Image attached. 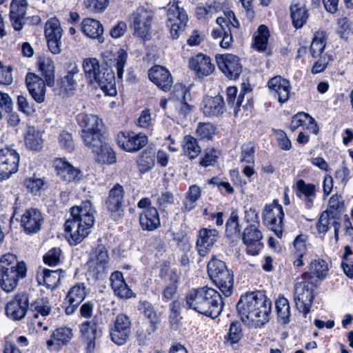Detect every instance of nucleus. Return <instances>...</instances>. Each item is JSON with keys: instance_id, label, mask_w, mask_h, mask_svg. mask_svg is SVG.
Returning a JSON list of instances; mask_svg holds the SVG:
<instances>
[{"instance_id": "8", "label": "nucleus", "mask_w": 353, "mask_h": 353, "mask_svg": "<svg viewBox=\"0 0 353 353\" xmlns=\"http://www.w3.org/2000/svg\"><path fill=\"white\" fill-rule=\"evenodd\" d=\"M180 4L181 2L179 0H170L168 3L167 25L170 28L173 39L179 37V32L184 29L188 21V14Z\"/></svg>"}, {"instance_id": "48", "label": "nucleus", "mask_w": 353, "mask_h": 353, "mask_svg": "<svg viewBox=\"0 0 353 353\" xmlns=\"http://www.w3.org/2000/svg\"><path fill=\"white\" fill-rule=\"evenodd\" d=\"M21 265H26L23 262H19L17 256L11 253H6L0 259V272L18 270Z\"/></svg>"}, {"instance_id": "43", "label": "nucleus", "mask_w": 353, "mask_h": 353, "mask_svg": "<svg viewBox=\"0 0 353 353\" xmlns=\"http://www.w3.org/2000/svg\"><path fill=\"white\" fill-rule=\"evenodd\" d=\"M270 32L265 25H261L253 36V46L259 51H265L267 48Z\"/></svg>"}, {"instance_id": "21", "label": "nucleus", "mask_w": 353, "mask_h": 353, "mask_svg": "<svg viewBox=\"0 0 353 353\" xmlns=\"http://www.w3.org/2000/svg\"><path fill=\"white\" fill-rule=\"evenodd\" d=\"M268 85L270 92L277 96L280 103L283 104L289 100L292 87L288 79L276 76L269 80Z\"/></svg>"}, {"instance_id": "26", "label": "nucleus", "mask_w": 353, "mask_h": 353, "mask_svg": "<svg viewBox=\"0 0 353 353\" xmlns=\"http://www.w3.org/2000/svg\"><path fill=\"white\" fill-rule=\"evenodd\" d=\"M26 265H21L18 270H15L14 272H0L1 276L0 284L1 288L8 293L13 292L18 285L19 280L26 276Z\"/></svg>"}, {"instance_id": "23", "label": "nucleus", "mask_w": 353, "mask_h": 353, "mask_svg": "<svg viewBox=\"0 0 353 353\" xmlns=\"http://www.w3.org/2000/svg\"><path fill=\"white\" fill-rule=\"evenodd\" d=\"M219 239V232L214 229L203 228L199 231L196 249L201 256H205Z\"/></svg>"}, {"instance_id": "46", "label": "nucleus", "mask_w": 353, "mask_h": 353, "mask_svg": "<svg viewBox=\"0 0 353 353\" xmlns=\"http://www.w3.org/2000/svg\"><path fill=\"white\" fill-rule=\"evenodd\" d=\"M102 131H85L81 132V136L84 144L91 148L93 152L102 143Z\"/></svg>"}, {"instance_id": "32", "label": "nucleus", "mask_w": 353, "mask_h": 353, "mask_svg": "<svg viewBox=\"0 0 353 353\" xmlns=\"http://www.w3.org/2000/svg\"><path fill=\"white\" fill-rule=\"evenodd\" d=\"M61 270H50L40 268L37 274V281L39 285H44L48 288L54 289L61 279Z\"/></svg>"}, {"instance_id": "60", "label": "nucleus", "mask_w": 353, "mask_h": 353, "mask_svg": "<svg viewBox=\"0 0 353 353\" xmlns=\"http://www.w3.org/2000/svg\"><path fill=\"white\" fill-rule=\"evenodd\" d=\"M60 253L59 248H52L44 255V263L50 266L57 265L60 261Z\"/></svg>"}, {"instance_id": "44", "label": "nucleus", "mask_w": 353, "mask_h": 353, "mask_svg": "<svg viewBox=\"0 0 353 353\" xmlns=\"http://www.w3.org/2000/svg\"><path fill=\"white\" fill-rule=\"evenodd\" d=\"M79 70L77 65L70 66V69L67 72V74L63 76L60 82L61 88L66 93H70L73 91L77 84V81L74 76L78 74Z\"/></svg>"}, {"instance_id": "47", "label": "nucleus", "mask_w": 353, "mask_h": 353, "mask_svg": "<svg viewBox=\"0 0 353 353\" xmlns=\"http://www.w3.org/2000/svg\"><path fill=\"white\" fill-rule=\"evenodd\" d=\"M182 147L184 154L190 159L196 158L201 151V148L198 145L196 139L190 135L184 137Z\"/></svg>"}, {"instance_id": "40", "label": "nucleus", "mask_w": 353, "mask_h": 353, "mask_svg": "<svg viewBox=\"0 0 353 353\" xmlns=\"http://www.w3.org/2000/svg\"><path fill=\"white\" fill-rule=\"evenodd\" d=\"M292 23L296 28H301L306 23L308 14L304 5L296 3L290 7Z\"/></svg>"}, {"instance_id": "38", "label": "nucleus", "mask_w": 353, "mask_h": 353, "mask_svg": "<svg viewBox=\"0 0 353 353\" xmlns=\"http://www.w3.org/2000/svg\"><path fill=\"white\" fill-rule=\"evenodd\" d=\"M42 134L34 127H28L25 135V143L27 148L38 151L43 147Z\"/></svg>"}, {"instance_id": "55", "label": "nucleus", "mask_w": 353, "mask_h": 353, "mask_svg": "<svg viewBox=\"0 0 353 353\" xmlns=\"http://www.w3.org/2000/svg\"><path fill=\"white\" fill-rule=\"evenodd\" d=\"M240 230L238 212L234 210L226 222V233L229 236H232L239 234Z\"/></svg>"}, {"instance_id": "62", "label": "nucleus", "mask_w": 353, "mask_h": 353, "mask_svg": "<svg viewBox=\"0 0 353 353\" xmlns=\"http://www.w3.org/2000/svg\"><path fill=\"white\" fill-rule=\"evenodd\" d=\"M309 114L305 112H299L292 117L290 128L292 132L295 131L299 127L304 126L307 124Z\"/></svg>"}, {"instance_id": "2", "label": "nucleus", "mask_w": 353, "mask_h": 353, "mask_svg": "<svg viewBox=\"0 0 353 353\" xmlns=\"http://www.w3.org/2000/svg\"><path fill=\"white\" fill-rule=\"evenodd\" d=\"M71 217L65 223V237L70 245L80 243L90 232L94 223L95 210L90 201L70 209Z\"/></svg>"}, {"instance_id": "49", "label": "nucleus", "mask_w": 353, "mask_h": 353, "mask_svg": "<svg viewBox=\"0 0 353 353\" xmlns=\"http://www.w3.org/2000/svg\"><path fill=\"white\" fill-rule=\"evenodd\" d=\"M237 88L234 86L228 87L226 90L227 102L228 105L234 109V113L237 115L241 104L244 99V93L241 91L236 99Z\"/></svg>"}, {"instance_id": "18", "label": "nucleus", "mask_w": 353, "mask_h": 353, "mask_svg": "<svg viewBox=\"0 0 353 353\" xmlns=\"http://www.w3.org/2000/svg\"><path fill=\"white\" fill-rule=\"evenodd\" d=\"M43 222L41 212L36 208L27 209L21 217V225L26 234L38 232Z\"/></svg>"}, {"instance_id": "61", "label": "nucleus", "mask_w": 353, "mask_h": 353, "mask_svg": "<svg viewBox=\"0 0 353 353\" xmlns=\"http://www.w3.org/2000/svg\"><path fill=\"white\" fill-rule=\"evenodd\" d=\"M12 68L10 66L4 65L0 61V83L2 85H10L12 83Z\"/></svg>"}, {"instance_id": "15", "label": "nucleus", "mask_w": 353, "mask_h": 353, "mask_svg": "<svg viewBox=\"0 0 353 353\" xmlns=\"http://www.w3.org/2000/svg\"><path fill=\"white\" fill-rule=\"evenodd\" d=\"M19 155L12 148L6 147L0 150V175L10 176L17 172Z\"/></svg>"}, {"instance_id": "45", "label": "nucleus", "mask_w": 353, "mask_h": 353, "mask_svg": "<svg viewBox=\"0 0 353 353\" xmlns=\"http://www.w3.org/2000/svg\"><path fill=\"white\" fill-rule=\"evenodd\" d=\"M94 152L96 153V159L99 162L107 164L116 162L115 153L112 148L107 143H101Z\"/></svg>"}, {"instance_id": "5", "label": "nucleus", "mask_w": 353, "mask_h": 353, "mask_svg": "<svg viewBox=\"0 0 353 353\" xmlns=\"http://www.w3.org/2000/svg\"><path fill=\"white\" fill-rule=\"evenodd\" d=\"M316 283L310 281L308 273H304L295 284L294 300L297 309L305 316L310 312Z\"/></svg>"}, {"instance_id": "11", "label": "nucleus", "mask_w": 353, "mask_h": 353, "mask_svg": "<svg viewBox=\"0 0 353 353\" xmlns=\"http://www.w3.org/2000/svg\"><path fill=\"white\" fill-rule=\"evenodd\" d=\"M118 145L128 152H135L143 148L148 143V137L143 133L132 131H121L117 134Z\"/></svg>"}, {"instance_id": "35", "label": "nucleus", "mask_w": 353, "mask_h": 353, "mask_svg": "<svg viewBox=\"0 0 353 353\" xmlns=\"http://www.w3.org/2000/svg\"><path fill=\"white\" fill-rule=\"evenodd\" d=\"M52 167L57 175L65 176H77L81 173L79 168L73 166L65 158H56L52 163Z\"/></svg>"}, {"instance_id": "39", "label": "nucleus", "mask_w": 353, "mask_h": 353, "mask_svg": "<svg viewBox=\"0 0 353 353\" xmlns=\"http://www.w3.org/2000/svg\"><path fill=\"white\" fill-rule=\"evenodd\" d=\"M296 195L304 199L307 203L312 202L316 197V188L314 184L306 183L303 180L296 183Z\"/></svg>"}, {"instance_id": "3", "label": "nucleus", "mask_w": 353, "mask_h": 353, "mask_svg": "<svg viewBox=\"0 0 353 353\" xmlns=\"http://www.w3.org/2000/svg\"><path fill=\"white\" fill-rule=\"evenodd\" d=\"M185 301L190 308L212 319L218 317L223 308L220 294L208 287L192 289L187 293Z\"/></svg>"}, {"instance_id": "1", "label": "nucleus", "mask_w": 353, "mask_h": 353, "mask_svg": "<svg viewBox=\"0 0 353 353\" xmlns=\"http://www.w3.org/2000/svg\"><path fill=\"white\" fill-rule=\"evenodd\" d=\"M241 321L248 326L259 327L270 320L272 301L261 292L241 295L236 305Z\"/></svg>"}, {"instance_id": "19", "label": "nucleus", "mask_w": 353, "mask_h": 353, "mask_svg": "<svg viewBox=\"0 0 353 353\" xmlns=\"http://www.w3.org/2000/svg\"><path fill=\"white\" fill-rule=\"evenodd\" d=\"M130 320L127 315L118 314L114 321V328L110 334L112 341L117 345L125 343L130 336Z\"/></svg>"}, {"instance_id": "30", "label": "nucleus", "mask_w": 353, "mask_h": 353, "mask_svg": "<svg viewBox=\"0 0 353 353\" xmlns=\"http://www.w3.org/2000/svg\"><path fill=\"white\" fill-rule=\"evenodd\" d=\"M110 285L114 294L119 298L130 299L135 296L123 279V273L116 271L112 273L110 278Z\"/></svg>"}, {"instance_id": "52", "label": "nucleus", "mask_w": 353, "mask_h": 353, "mask_svg": "<svg viewBox=\"0 0 353 353\" xmlns=\"http://www.w3.org/2000/svg\"><path fill=\"white\" fill-rule=\"evenodd\" d=\"M138 310L144 314L152 324V331L155 329V324L158 323L157 313L154 310L152 305L147 301H140Z\"/></svg>"}, {"instance_id": "9", "label": "nucleus", "mask_w": 353, "mask_h": 353, "mask_svg": "<svg viewBox=\"0 0 353 353\" xmlns=\"http://www.w3.org/2000/svg\"><path fill=\"white\" fill-rule=\"evenodd\" d=\"M143 211L139 214V223L143 230L153 231L161 225L159 212L156 208L152 206L149 198L141 199L137 204Z\"/></svg>"}, {"instance_id": "20", "label": "nucleus", "mask_w": 353, "mask_h": 353, "mask_svg": "<svg viewBox=\"0 0 353 353\" xmlns=\"http://www.w3.org/2000/svg\"><path fill=\"white\" fill-rule=\"evenodd\" d=\"M80 332L83 339L88 343V350L93 351L95 347V341L99 339L102 334L99 320L94 317L90 321L81 323Z\"/></svg>"}, {"instance_id": "25", "label": "nucleus", "mask_w": 353, "mask_h": 353, "mask_svg": "<svg viewBox=\"0 0 353 353\" xmlns=\"http://www.w3.org/2000/svg\"><path fill=\"white\" fill-rule=\"evenodd\" d=\"M124 191L123 187L116 184L109 192V196L105 204L108 210L115 216H121L123 214V201Z\"/></svg>"}, {"instance_id": "14", "label": "nucleus", "mask_w": 353, "mask_h": 353, "mask_svg": "<svg viewBox=\"0 0 353 353\" xmlns=\"http://www.w3.org/2000/svg\"><path fill=\"white\" fill-rule=\"evenodd\" d=\"M216 61L219 68L228 78L235 79L242 71V65L236 55L228 54L216 55Z\"/></svg>"}, {"instance_id": "6", "label": "nucleus", "mask_w": 353, "mask_h": 353, "mask_svg": "<svg viewBox=\"0 0 353 353\" xmlns=\"http://www.w3.org/2000/svg\"><path fill=\"white\" fill-rule=\"evenodd\" d=\"M208 272L223 294L230 296L233 290L234 276L225 263L221 260L212 259L208 264Z\"/></svg>"}, {"instance_id": "37", "label": "nucleus", "mask_w": 353, "mask_h": 353, "mask_svg": "<svg viewBox=\"0 0 353 353\" xmlns=\"http://www.w3.org/2000/svg\"><path fill=\"white\" fill-rule=\"evenodd\" d=\"M279 322L286 325L290 321V305L289 301L283 296H279L275 301Z\"/></svg>"}, {"instance_id": "24", "label": "nucleus", "mask_w": 353, "mask_h": 353, "mask_svg": "<svg viewBox=\"0 0 353 353\" xmlns=\"http://www.w3.org/2000/svg\"><path fill=\"white\" fill-rule=\"evenodd\" d=\"M189 67L199 78L210 75L215 69L211 59L203 54H197L192 57L189 61Z\"/></svg>"}, {"instance_id": "57", "label": "nucleus", "mask_w": 353, "mask_h": 353, "mask_svg": "<svg viewBox=\"0 0 353 353\" xmlns=\"http://www.w3.org/2000/svg\"><path fill=\"white\" fill-rule=\"evenodd\" d=\"M255 148L253 143H246L241 147L240 161L252 163L254 161Z\"/></svg>"}, {"instance_id": "41", "label": "nucleus", "mask_w": 353, "mask_h": 353, "mask_svg": "<svg viewBox=\"0 0 353 353\" xmlns=\"http://www.w3.org/2000/svg\"><path fill=\"white\" fill-rule=\"evenodd\" d=\"M86 296V287L84 283H77L68 291L66 296L68 303L80 305Z\"/></svg>"}, {"instance_id": "63", "label": "nucleus", "mask_w": 353, "mask_h": 353, "mask_svg": "<svg viewBox=\"0 0 353 353\" xmlns=\"http://www.w3.org/2000/svg\"><path fill=\"white\" fill-rule=\"evenodd\" d=\"M244 221L249 225L260 226L259 212L256 209L250 208H245L244 212Z\"/></svg>"}, {"instance_id": "22", "label": "nucleus", "mask_w": 353, "mask_h": 353, "mask_svg": "<svg viewBox=\"0 0 353 353\" xmlns=\"http://www.w3.org/2000/svg\"><path fill=\"white\" fill-rule=\"evenodd\" d=\"M148 77L159 88L168 91L173 84L172 77L169 70L161 65H154L148 71Z\"/></svg>"}, {"instance_id": "51", "label": "nucleus", "mask_w": 353, "mask_h": 353, "mask_svg": "<svg viewBox=\"0 0 353 353\" xmlns=\"http://www.w3.org/2000/svg\"><path fill=\"white\" fill-rule=\"evenodd\" d=\"M345 209L344 201L341 195H332L328 201V206L325 212L334 216H341Z\"/></svg>"}, {"instance_id": "12", "label": "nucleus", "mask_w": 353, "mask_h": 353, "mask_svg": "<svg viewBox=\"0 0 353 353\" xmlns=\"http://www.w3.org/2000/svg\"><path fill=\"white\" fill-rule=\"evenodd\" d=\"M62 29L60 22L57 18H50L45 26V36L49 50L54 54L61 52Z\"/></svg>"}, {"instance_id": "29", "label": "nucleus", "mask_w": 353, "mask_h": 353, "mask_svg": "<svg viewBox=\"0 0 353 353\" xmlns=\"http://www.w3.org/2000/svg\"><path fill=\"white\" fill-rule=\"evenodd\" d=\"M205 116L218 117L224 112V101L222 96L204 97L201 107Z\"/></svg>"}, {"instance_id": "56", "label": "nucleus", "mask_w": 353, "mask_h": 353, "mask_svg": "<svg viewBox=\"0 0 353 353\" xmlns=\"http://www.w3.org/2000/svg\"><path fill=\"white\" fill-rule=\"evenodd\" d=\"M128 59V53L123 49H120L117 53L114 67L117 70V78L121 79Z\"/></svg>"}, {"instance_id": "64", "label": "nucleus", "mask_w": 353, "mask_h": 353, "mask_svg": "<svg viewBox=\"0 0 353 353\" xmlns=\"http://www.w3.org/2000/svg\"><path fill=\"white\" fill-rule=\"evenodd\" d=\"M332 216L331 214L325 211L322 212L317 224L318 231L322 233L326 232L332 225Z\"/></svg>"}, {"instance_id": "34", "label": "nucleus", "mask_w": 353, "mask_h": 353, "mask_svg": "<svg viewBox=\"0 0 353 353\" xmlns=\"http://www.w3.org/2000/svg\"><path fill=\"white\" fill-rule=\"evenodd\" d=\"M52 339L46 342L48 348L58 350L61 345L67 343L72 337V331L68 327H59L55 330L51 336Z\"/></svg>"}, {"instance_id": "4", "label": "nucleus", "mask_w": 353, "mask_h": 353, "mask_svg": "<svg viewBox=\"0 0 353 353\" xmlns=\"http://www.w3.org/2000/svg\"><path fill=\"white\" fill-rule=\"evenodd\" d=\"M83 69L86 79L90 83L99 85L106 95H116L115 77L111 69L101 68L96 58L83 59Z\"/></svg>"}, {"instance_id": "16", "label": "nucleus", "mask_w": 353, "mask_h": 353, "mask_svg": "<svg viewBox=\"0 0 353 353\" xmlns=\"http://www.w3.org/2000/svg\"><path fill=\"white\" fill-rule=\"evenodd\" d=\"M109 255L107 249L103 245H99L93 250L88 261V270L94 274L104 272L108 267Z\"/></svg>"}, {"instance_id": "10", "label": "nucleus", "mask_w": 353, "mask_h": 353, "mask_svg": "<svg viewBox=\"0 0 353 353\" xmlns=\"http://www.w3.org/2000/svg\"><path fill=\"white\" fill-rule=\"evenodd\" d=\"M263 221L275 234L281 238L283 234L284 212L281 205L277 200H274L270 205H266L263 213Z\"/></svg>"}, {"instance_id": "31", "label": "nucleus", "mask_w": 353, "mask_h": 353, "mask_svg": "<svg viewBox=\"0 0 353 353\" xmlns=\"http://www.w3.org/2000/svg\"><path fill=\"white\" fill-rule=\"evenodd\" d=\"M81 30L85 36L97 39L99 43L104 41L103 28L101 22L91 18L84 19L81 23Z\"/></svg>"}, {"instance_id": "42", "label": "nucleus", "mask_w": 353, "mask_h": 353, "mask_svg": "<svg viewBox=\"0 0 353 353\" xmlns=\"http://www.w3.org/2000/svg\"><path fill=\"white\" fill-rule=\"evenodd\" d=\"M326 44V34L324 32H316L311 42L310 52L314 59L320 57L325 50Z\"/></svg>"}, {"instance_id": "50", "label": "nucleus", "mask_w": 353, "mask_h": 353, "mask_svg": "<svg viewBox=\"0 0 353 353\" xmlns=\"http://www.w3.org/2000/svg\"><path fill=\"white\" fill-rule=\"evenodd\" d=\"M328 272V267L327 263L324 260H315L311 262L310 265V279L312 276L318 279L323 280L327 275Z\"/></svg>"}, {"instance_id": "58", "label": "nucleus", "mask_w": 353, "mask_h": 353, "mask_svg": "<svg viewBox=\"0 0 353 353\" xmlns=\"http://www.w3.org/2000/svg\"><path fill=\"white\" fill-rule=\"evenodd\" d=\"M59 146L68 152L74 150V143L72 134L66 131H63L59 136Z\"/></svg>"}, {"instance_id": "13", "label": "nucleus", "mask_w": 353, "mask_h": 353, "mask_svg": "<svg viewBox=\"0 0 353 353\" xmlns=\"http://www.w3.org/2000/svg\"><path fill=\"white\" fill-rule=\"evenodd\" d=\"M28 307V295L25 293H19L7 303L6 314L10 319L19 321L25 317Z\"/></svg>"}, {"instance_id": "27", "label": "nucleus", "mask_w": 353, "mask_h": 353, "mask_svg": "<svg viewBox=\"0 0 353 353\" xmlns=\"http://www.w3.org/2000/svg\"><path fill=\"white\" fill-rule=\"evenodd\" d=\"M28 6L27 0H12L10 3V18L12 26L15 30L22 29Z\"/></svg>"}, {"instance_id": "17", "label": "nucleus", "mask_w": 353, "mask_h": 353, "mask_svg": "<svg viewBox=\"0 0 353 353\" xmlns=\"http://www.w3.org/2000/svg\"><path fill=\"white\" fill-rule=\"evenodd\" d=\"M259 227L248 225L243 232V241L246 245L247 253L252 256L258 254L263 247L261 242L263 234Z\"/></svg>"}, {"instance_id": "36", "label": "nucleus", "mask_w": 353, "mask_h": 353, "mask_svg": "<svg viewBox=\"0 0 353 353\" xmlns=\"http://www.w3.org/2000/svg\"><path fill=\"white\" fill-rule=\"evenodd\" d=\"M39 67L45 79L46 85L52 87L54 85V64L49 57H42L39 60Z\"/></svg>"}, {"instance_id": "7", "label": "nucleus", "mask_w": 353, "mask_h": 353, "mask_svg": "<svg viewBox=\"0 0 353 353\" xmlns=\"http://www.w3.org/2000/svg\"><path fill=\"white\" fill-rule=\"evenodd\" d=\"M153 17V12L144 7H139L133 12L130 17V27L133 30V34L149 39Z\"/></svg>"}, {"instance_id": "33", "label": "nucleus", "mask_w": 353, "mask_h": 353, "mask_svg": "<svg viewBox=\"0 0 353 353\" xmlns=\"http://www.w3.org/2000/svg\"><path fill=\"white\" fill-rule=\"evenodd\" d=\"M78 124L85 131H102L103 126L102 120L95 114L80 113L77 117Z\"/></svg>"}, {"instance_id": "28", "label": "nucleus", "mask_w": 353, "mask_h": 353, "mask_svg": "<svg viewBox=\"0 0 353 353\" xmlns=\"http://www.w3.org/2000/svg\"><path fill=\"white\" fill-rule=\"evenodd\" d=\"M26 85L30 94L37 103H42L45 99V80L39 76L28 73L26 78Z\"/></svg>"}, {"instance_id": "54", "label": "nucleus", "mask_w": 353, "mask_h": 353, "mask_svg": "<svg viewBox=\"0 0 353 353\" xmlns=\"http://www.w3.org/2000/svg\"><path fill=\"white\" fill-rule=\"evenodd\" d=\"M215 133V128L210 123H199L196 134L198 137L203 140H210Z\"/></svg>"}, {"instance_id": "53", "label": "nucleus", "mask_w": 353, "mask_h": 353, "mask_svg": "<svg viewBox=\"0 0 353 353\" xmlns=\"http://www.w3.org/2000/svg\"><path fill=\"white\" fill-rule=\"evenodd\" d=\"M26 188L31 193L37 195L47 187L46 183L41 178H27L24 182Z\"/></svg>"}, {"instance_id": "59", "label": "nucleus", "mask_w": 353, "mask_h": 353, "mask_svg": "<svg viewBox=\"0 0 353 353\" xmlns=\"http://www.w3.org/2000/svg\"><path fill=\"white\" fill-rule=\"evenodd\" d=\"M85 7L94 13L103 12L109 4V0H84Z\"/></svg>"}]
</instances>
